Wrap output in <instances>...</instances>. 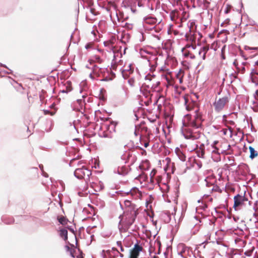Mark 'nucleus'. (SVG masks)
<instances>
[{
	"mask_svg": "<svg viewBox=\"0 0 258 258\" xmlns=\"http://www.w3.org/2000/svg\"><path fill=\"white\" fill-rule=\"evenodd\" d=\"M186 122L182 120V126L192 127L195 129L203 128V122L205 119L203 118V114L199 111V109L195 111V114L192 116L187 114L184 116Z\"/></svg>",
	"mask_w": 258,
	"mask_h": 258,
	"instance_id": "1",
	"label": "nucleus"
},
{
	"mask_svg": "<svg viewBox=\"0 0 258 258\" xmlns=\"http://www.w3.org/2000/svg\"><path fill=\"white\" fill-rule=\"evenodd\" d=\"M123 214H124L125 217L123 221L124 223V232H126L135 222L139 214L138 208L125 209L123 212Z\"/></svg>",
	"mask_w": 258,
	"mask_h": 258,
	"instance_id": "2",
	"label": "nucleus"
},
{
	"mask_svg": "<svg viewBox=\"0 0 258 258\" xmlns=\"http://www.w3.org/2000/svg\"><path fill=\"white\" fill-rule=\"evenodd\" d=\"M181 133L184 138L187 140H196L204 135L201 132L198 131L194 132L191 128H185L184 131L183 127L181 128Z\"/></svg>",
	"mask_w": 258,
	"mask_h": 258,
	"instance_id": "3",
	"label": "nucleus"
},
{
	"mask_svg": "<svg viewBox=\"0 0 258 258\" xmlns=\"http://www.w3.org/2000/svg\"><path fill=\"white\" fill-rule=\"evenodd\" d=\"M228 102L229 98L228 96H224L219 98L217 101H215L213 103L215 111L217 112H220Z\"/></svg>",
	"mask_w": 258,
	"mask_h": 258,
	"instance_id": "4",
	"label": "nucleus"
},
{
	"mask_svg": "<svg viewBox=\"0 0 258 258\" xmlns=\"http://www.w3.org/2000/svg\"><path fill=\"white\" fill-rule=\"evenodd\" d=\"M250 78L252 83L258 86V60L254 62L253 67L251 69Z\"/></svg>",
	"mask_w": 258,
	"mask_h": 258,
	"instance_id": "5",
	"label": "nucleus"
},
{
	"mask_svg": "<svg viewBox=\"0 0 258 258\" xmlns=\"http://www.w3.org/2000/svg\"><path fill=\"white\" fill-rule=\"evenodd\" d=\"M85 170L87 171V176L88 177V179H89L90 176L92 174L91 171L88 170L84 167H83L81 168L76 169L74 171V175L77 178L81 179L84 178L85 176L86 175Z\"/></svg>",
	"mask_w": 258,
	"mask_h": 258,
	"instance_id": "6",
	"label": "nucleus"
},
{
	"mask_svg": "<svg viewBox=\"0 0 258 258\" xmlns=\"http://www.w3.org/2000/svg\"><path fill=\"white\" fill-rule=\"evenodd\" d=\"M140 241L137 240L136 243L134 244L133 249L131 251V257L138 258L140 252L143 251V248L142 245L139 244Z\"/></svg>",
	"mask_w": 258,
	"mask_h": 258,
	"instance_id": "7",
	"label": "nucleus"
},
{
	"mask_svg": "<svg viewBox=\"0 0 258 258\" xmlns=\"http://www.w3.org/2000/svg\"><path fill=\"white\" fill-rule=\"evenodd\" d=\"M233 200V208L235 211H237V207L243 205L242 196L239 194H237L234 197Z\"/></svg>",
	"mask_w": 258,
	"mask_h": 258,
	"instance_id": "8",
	"label": "nucleus"
},
{
	"mask_svg": "<svg viewBox=\"0 0 258 258\" xmlns=\"http://www.w3.org/2000/svg\"><path fill=\"white\" fill-rule=\"evenodd\" d=\"M143 21L144 22V25L155 26V25L157 22V19L154 17L148 16L144 18Z\"/></svg>",
	"mask_w": 258,
	"mask_h": 258,
	"instance_id": "9",
	"label": "nucleus"
},
{
	"mask_svg": "<svg viewBox=\"0 0 258 258\" xmlns=\"http://www.w3.org/2000/svg\"><path fill=\"white\" fill-rule=\"evenodd\" d=\"M131 167L126 166H118L116 172L119 174L121 175H125L127 174L129 171V170H131Z\"/></svg>",
	"mask_w": 258,
	"mask_h": 258,
	"instance_id": "10",
	"label": "nucleus"
},
{
	"mask_svg": "<svg viewBox=\"0 0 258 258\" xmlns=\"http://www.w3.org/2000/svg\"><path fill=\"white\" fill-rule=\"evenodd\" d=\"M162 218L166 223H169L171 219V213L169 211L164 212L162 215Z\"/></svg>",
	"mask_w": 258,
	"mask_h": 258,
	"instance_id": "11",
	"label": "nucleus"
},
{
	"mask_svg": "<svg viewBox=\"0 0 258 258\" xmlns=\"http://www.w3.org/2000/svg\"><path fill=\"white\" fill-rule=\"evenodd\" d=\"M134 191L137 192L139 191V189L136 187H134L129 191H123L122 190H119L118 191H116V193H117L118 194H120L121 196H127L129 194H131L132 196H133Z\"/></svg>",
	"mask_w": 258,
	"mask_h": 258,
	"instance_id": "12",
	"label": "nucleus"
},
{
	"mask_svg": "<svg viewBox=\"0 0 258 258\" xmlns=\"http://www.w3.org/2000/svg\"><path fill=\"white\" fill-rule=\"evenodd\" d=\"M132 157V154L127 151L121 156V159L123 161L124 163L126 164L130 161V158Z\"/></svg>",
	"mask_w": 258,
	"mask_h": 258,
	"instance_id": "13",
	"label": "nucleus"
},
{
	"mask_svg": "<svg viewBox=\"0 0 258 258\" xmlns=\"http://www.w3.org/2000/svg\"><path fill=\"white\" fill-rule=\"evenodd\" d=\"M175 152L178 156L179 160L181 161H184L186 160V156L181 151V150L177 147L175 149Z\"/></svg>",
	"mask_w": 258,
	"mask_h": 258,
	"instance_id": "14",
	"label": "nucleus"
},
{
	"mask_svg": "<svg viewBox=\"0 0 258 258\" xmlns=\"http://www.w3.org/2000/svg\"><path fill=\"white\" fill-rule=\"evenodd\" d=\"M1 219L6 224H12L15 222V220L12 217L2 216Z\"/></svg>",
	"mask_w": 258,
	"mask_h": 258,
	"instance_id": "15",
	"label": "nucleus"
},
{
	"mask_svg": "<svg viewBox=\"0 0 258 258\" xmlns=\"http://www.w3.org/2000/svg\"><path fill=\"white\" fill-rule=\"evenodd\" d=\"M248 149L250 152L249 158L251 159L252 160L258 156L257 151H256L252 147L249 146Z\"/></svg>",
	"mask_w": 258,
	"mask_h": 258,
	"instance_id": "16",
	"label": "nucleus"
},
{
	"mask_svg": "<svg viewBox=\"0 0 258 258\" xmlns=\"http://www.w3.org/2000/svg\"><path fill=\"white\" fill-rule=\"evenodd\" d=\"M59 231H60V233H59L60 236L61 237L63 238V240L66 242H67V241H68V230L65 228H62V229H60Z\"/></svg>",
	"mask_w": 258,
	"mask_h": 258,
	"instance_id": "17",
	"label": "nucleus"
},
{
	"mask_svg": "<svg viewBox=\"0 0 258 258\" xmlns=\"http://www.w3.org/2000/svg\"><path fill=\"white\" fill-rule=\"evenodd\" d=\"M124 204L125 207V209H132L134 208H137V206L136 204L132 203L131 201L128 200H125L124 201Z\"/></svg>",
	"mask_w": 258,
	"mask_h": 258,
	"instance_id": "18",
	"label": "nucleus"
},
{
	"mask_svg": "<svg viewBox=\"0 0 258 258\" xmlns=\"http://www.w3.org/2000/svg\"><path fill=\"white\" fill-rule=\"evenodd\" d=\"M86 97H87V95H83L82 96V98H83V99H79L77 100V102L78 103L80 109H82L84 107V106H85V105L86 104L85 98H86Z\"/></svg>",
	"mask_w": 258,
	"mask_h": 258,
	"instance_id": "19",
	"label": "nucleus"
},
{
	"mask_svg": "<svg viewBox=\"0 0 258 258\" xmlns=\"http://www.w3.org/2000/svg\"><path fill=\"white\" fill-rule=\"evenodd\" d=\"M57 219L58 222L62 225H66L69 222L68 219L63 216H58Z\"/></svg>",
	"mask_w": 258,
	"mask_h": 258,
	"instance_id": "20",
	"label": "nucleus"
},
{
	"mask_svg": "<svg viewBox=\"0 0 258 258\" xmlns=\"http://www.w3.org/2000/svg\"><path fill=\"white\" fill-rule=\"evenodd\" d=\"M117 124L118 122L117 121L111 120L110 124L108 126V129L111 128V131L115 132V127Z\"/></svg>",
	"mask_w": 258,
	"mask_h": 258,
	"instance_id": "21",
	"label": "nucleus"
},
{
	"mask_svg": "<svg viewBox=\"0 0 258 258\" xmlns=\"http://www.w3.org/2000/svg\"><path fill=\"white\" fill-rule=\"evenodd\" d=\"M124 148H127L128 151H131L132 149L135 148L134 142L132 141H130L128 143L124 146Z\"/></svg>",
	"mask_w": 258,
	"mask_h": 258,
	"instance_id": "22",
	"label": "nucleus"
},
{
	"mask_svg": "<svg viewBox=\"0 0 258 258\" xmlns=\"http://www.w3.org/2000/svg\"><path fill=\"white\" fill-rule=\"evenodd\" d=\"M120 70L121 71V74H122V77L124 79H126L128 77V76H129V74H128L127 73L131 71V69H124V70H122L121 69Z\"/></svg>",
	"mask_w": 258,
	"mask_h": 258,
	"instance_id": "23",
	"label": "nucleus"
},
{
	"mask_svg": "<svg viewBox=\"0 0 258 258\" xmlns=\"http://www.w3.org/2000/svg\"><path fill=\"white\" fill-rule=\"evenodd\" d=\"M63 87H64V88L67 90L70 89V92L73 90V88H72V82L70 81H67L66 82V84H64L63 85Z\"/></svg>",
	"mask_w": 258,
	"mask_h": 258,
	"instance_id": "24",
	"label": "nucleus"
},
{
	"mask_svg": "<svg viewBox=\"0 0 258 258\" xmlns=\"http://www.w3.org/2000/svg\"><path fill=\"white\" fill-rule=\"evenodd\" d=\"M65 248L67 250V251H69L70 253V255L72 257L75 258V254L74 252H75V250L71 247H70L68 245H66L65 246Z\"/></svg>",
	"mask_w": 258,
	"mask_h": 258,
	"instance_id": "25",
	"label": "nucleus"
},
{
	"mask_svg": "<svg viewBox=\"0 0 258 258\" xmlns=\"http://www.w3.org/2000/svg\"><path fill=\"white\" fill-rule=\"evenodd\" d=\"M123 216H124V214H123V213H122V214H120L118 217V218L120 219L119 223H118V228H119V230L120 231H122V230H124V227L123 228L122 227H119V225L121 224L122 221H123Z\"/></svg>",
	"mask_w": 258,
	"mask_h": 258,
	"instance_id": "26",
	"label": "nucleus"
},
{
	"mask_svg": "<svg viewBox=\"0 0 258 258\" xmlns=\"http://www.w3.org/2000/svg\"><path fill=\"white\" fill-rule=\"evenodd\" d=\"M197 156L199 158H204L205 155V151L197 149Z\"/></svg>",
	"mask_w": 258,
	"mask_h": 258,
	"instance_id": "27",
	"label": "nucleus"
},
{
	"mask_svg": "<svg viewBox=\"0 0 258 258\" xmlns=\"http://www.w3.org/2000/svg\"><path fill=\"white\" fill-rule=\"evenodd\" d=\"M75 239H76V246H75L73 244L70 243L68 241H67V242L71 246V248H77L78 249V250L80 252V253L82 254L83 252L80 250V249L78 247L77 239L76 236H75Z\"/></svg>",
	"mask_w": 258,
	"mask_h": 258,
	"instance_id": "28",
	"label": "nucleus"
},
{
	"mask_svg": "<svg viewBox=\"0 0 258 258\" xmlns=\"http://www.w3.org/2000/svg\"><path fill=\"white\" fill-rule=\"evenodd\" d=\"M183 97L184 100V105L185 106L186 109L188 111L190 110L192 108L187 105L188 98L186 97V96H184Z\"/></svg>",
	"mask_w": 258,
	"mask_h": 258,
	"instance_id": "29",
	"label": "nucleus"
},
{
	"mask_svg": "<svg viewBox=\"0 0 258 258\" xmlns=\"http://www.w3.org/2000/svg\"><path fill=\"white\" fill-rule=\"evenodd\" d=\"M160 85V82L158 81L155 84H153L151 87L153 92L156 91V88Z\"/></svg>",
	"mask_w": 258,
	"mask_h": 258,
	"instance_id": "30",
	"label": "nucleus"
},
{
	"mask_svg": "<svg viewBox=\"0 0 258 258\" xmlns=\"http://www.w3.org/2000/svg\"><path fill=\"white\" fill-rule=\"evenodd\" d=\"M93 58L94 59L95 62L97 61V62L100 63L102 62V60L100 56L97 55H95L93 56Z\"/></svg>",
	"mask_w": 258,
	"mask_h": 258,
	"instance_id": "31",
	"label": "nucleus"
},
{
	"mask_svg": "<svg viewBox=\"0 0 258 258\" xmlns=\"http://www.w3.org/2000/svg\"><path fill=\"white\" fill-rule=\"evenodd\" d=\"M228 161L230 162V165L231 166H233L235 165V160L233 157H229L228 158Z\"/></svg>",
	"mask_w": 258,
	"mask_h": 258,
	"instance_id": "32",
	"label": "nucleus"
},
{
	"mask_svg": "<svg viewBox=\"0 0 258 258\" xmlns=\"http://www.w3.org/2000/svg\"><path fill=\"white\" fill-rule=\"evenodd\" d=\"M156 173L155 169H153L150 174V182H153V177L155 176Z\"/></svg>",
	"mask_w": 258,
	"mask_h": 258,
	"instance_id": "33",
	"label": "nucleus"
},
{
	"mask_svg": "<svg viewBox=\"0 0 258 258\" xmlns=\"http://www.w3.org/2000/svg\"><path fill=\"white\" fill-rule=\"evenodd\" d=\"M244 49L246 51L252 50H257V48L255 47H249L247 45H245L244 47Z\"/></svg>",
	"mask_w": 258,
	"mask_h": 258,
	"instance_id": "34",
	"label": "nucleus"
},
{
	"mask_svg": "<svg viewBox=\"0 0 258 258\" xmlns=\"http://www.w3.org/2000/svg\"><path fill=\"white\" fill-rule=\"evenodd\" d=\"M144 28H145V30H147L148 31H151L153 29H154V28H156V26H151L150 27L148 26V25H144Z\"/></svg>",
	"mask_w": 258,
	"mask_h": 258,
	"instance_id": "35",
	"label": "nucleus"
},
{
	"mask_svg": "<svg viewBox=\"0 0 258 258\" xmlns=\"http://www.w3.org/2000/svg\"><path fill=\"white\" fill-rule=\"evenodd\" d=\"M201 48L202 51L204 52V53H205L206 54L207 53V52L209 50V47L208 45L203 46Z\"/></svg>",
	"mask_w": 258,
	"mask_h": 258,
	"instance_id": "36",
	"label": "nucleus"
},
{
	"mask_svg": "<svg viewBox=\"0 0 258 258\" xmlns=\"http://www.w3.org/2000/svg\"><path fill=\"white\" fill-rule=\"evenodd\" d=\"M184 50V48H182L181 49V51L183 53V55L185 57H188L191 53L189 51H186L185 52H183Z\"/></svg>",
	"mask_w": 258,
	"mask_h": 258,
	"instance_id": "37",
	"label": "nucleus"
},
{
	"mask_svg": "<svg viewBox=\"0 0 258 258\" xmlns=\"http://www.w3.org/2000/svg\"><path fill=\"white\" fill-rule=\"evenodd\" d=\"M99 136L101 138H107L110 137L109 135L105 132H103L102 133H100Z\"/></svg>",
	"mask_w": 258,
	"mask_h": 258,
	"instance_id": "38",
	"label": "nucleus"
},
{
	"mask_svg": "<svg viewBox=\"0 0 258 258\" xmlns=\"http://www.w3.org/2000/svg\"><path fill=\"white\" fill-rule=\"evenodd\" d=\"M185 247H184V245H183L182 250H181V251L178 252V254L180 255L182 257V258H187L186 257L182 255L183 253H184L185 252Z\"/></svg>",
	"mask_w": 258,
	"mask_h": 258,
	"instance_id": "39",
	"label": "nucleus"
},
{
	"mask_svg": "<svg viewBox=\"0 0 258 258\" xmlns=\"http://www.w3.org/2000/svg\"><path fill=\"white\" fill-rule=\"evenodd\" d=\"M67 228L72 233H73L75 235V236L76 235V231H75L74 228L71 226H67Z\"/></svg>",
	"mask_w": 258,
	"mask_h": 258,
	"instance_id": "40",
	"label": "nucleus"
},
{
	"mask_svg": "<svg viewBox=\"0 0 258 258\" xmlns=\"http://www.w3.org/2000/svg\"><path fill=\"white\" fill-rule=\"evenodd\" d=\"M128 83L129 84V85L131 86H132V87L134 86V83H135V79L133 78H130L128 80Z\"/></svg>",
	"mask_w": 258,
	"mask_h": 258,
	"instance_id": "41",
	"label": "nucleus"
},
{
	"mask_svg": "<svg viewBox=\"0 0 258 258\" xmlns=\"http://www.w3.org/2000/svg\"><path fill=\"white\" fill-rule=\"evenodd\" d=\"M239 52H240V55L243 57V58L244 59V60H247V57L244 55V52L243 51V50H241V48L240 47V46L239 47Z\"/></svg>",
	"mask_w": 258,
	"mask_h": 258,
	"instance_id": "42",
	"label": "nucleus"
},
{
	"mask_svg": "<svg viewBox=\"0 0 258 258\" xmlns=\"http://www.w3.org/2000/svg\"><path fill=\"white\" fill-rule=\"evenodd\" d=\"M0 65L2 67H4L7 68L8 70H9V72H6V73H7L8 74H13V71H12L9 68H8L6 64H3V63H1Z\"/></svg>",
	"mask_w": 258,
	"mask_h": 258,
	"instance_id": "43",
	"label": "nucleus"
},
{
	"mask_svg": "<svg viewBox=\"0 0 258 258\" xmlns=\"http://www.w3.org/2000/svg\"><path fill=\"white\" fill-rule=\"evenodd\" d=\"M159 237L157 238V239L155 241V243L157 244L158 248L159 250L161 248V241L158 239Z\"/></svg>",
	"mask_w": 258,
	"mask_h": 258,
	"instance_id": "44",
	"label": "nucleus"
},
{
	"mask_svg": "<svg viewBox=\"0 0 258 258\" xmlns=\"http://www.w3.org/2000/svg\"><path fill=\"white\" fill-rule=\"evenodd\" d=\"M132 159H131V163H130V164L128 165V167H130L131 166L133 165L135 162H136V159H137V157L136 156H134V157H132Z\"/></svg>",
	"mask_w": 258,
	"mask_h": 258,
	"instance_id": "45",
	"label": "nucleus"
},
{
	"mask_svg": "<svg viewBox=\"0 0 258 258\" xmlns=\"http://www.w3.org/2000/svg\"><path fill=\"white\" fill-rule=\"evenodd\" d=\"M232 7L230 5H227V7L225 8L224 10L225 14H228L230 11V9Z\"/></svg>",
	"mask_w": 258,
	"mask_h": 258,
	"instance_id": "46",
	"label": "nucleus"
},
{
	"mask_svg": "<svg viewBox=\"0 0 258 258\" xmlns=\"http://www.w3.org/2000/svg\"><path fill=\"white\" fill-rule=\"evenodd\" d=\"M112 78H111L110 77H109L108 76H106V77H104L103 79L101 80V81H105V82L112 81Z\"/></svg>",
	"mask_w": 258,
	"mask_h": 258,
	"instance_id": "47",
	"label": "nucleus"
},
{
	"mask_svg": "<svg viewBox=\"0 0 258 258\" xmlns=\"http://www.w3.org/2000/svg\"><path fill=\"white\" fill-rule=\"evenodd\" d=\"M140 91L141 93L145 96V98L148 97V93H150V91H147V93H145V92L142 90L141 88H140Z\"/></svg>",
	"mask_w": 258,
	"mask_h": 258,
	"instance_id": "48",
	"label": "nucleus"
},
{
	"mask_svg": "<svg viewBox=\"0 0 258 258\" xmlns=\"http://www.w3.org/2000/svg\"><path fill=\"white\" fill-rule=\"evenodd\" d=\"M233 65L236 68L237 70H239L238 63L237 59H235L233 62Z\"/></svg>",
	"mask_w": 258,
	"mask_h": 258,
	"instance_id": "49",
	"label": "nucleus"
},
{
	"mask_svg": "<svg viewBox=\"0 0 258 258\" xmlns=\"http://www.w3.org/2000/svg\"><path fill=\"white\" fill-rule=\"evenodd\" d=\"M230 77L231 79V83H232L233 81V80H232V78L233 79H235L237 78V75H234L233 74H231L230 75Z\"/></svg>",
	"mask_w": 258,
	"mask_h": 258,
	"instance_id": "50",
	"label": "nucleus"
},
{
	"mask_svg": "<svg viewBox=\"0 0 258 258\" xmlns=\"http://www.w3.org/2000/svg\"><path fill=\"white\" fill-rule=\"evenodd\" d=\"M185 48H191L192 49H196V46L193 45L192 44H186L185 45Z\"/></svg>",
	"mask_w": 258,
	"mask_h": 258,
	"instance_id": "51",
	"label": "nucleus"
},
{
	"mask_svg": "<svg viewBox=\"0 0 258 258\" xmlns=\"http://www.w3.org/2000/svg\"><path fill=\"white\" fill-rule=\"evenodd\" d=\"M99 99L101 101H104L106 100V98L104 94H99Z\"/></svg>",
	"mask_w": 258,
	"mask_h": 258,
	"instance_id": "52",
	"label": "nucleus"
},
{
	"mask_svg": "<svg viewBox=\"0 0 258 258\" xmlns=\"http://www.w3.org/2000/svg\"><path fill=\"white\" fill-rule=\"evenodd\" d=\"M44 114L47 115V114H50L51 115H52L53 114V113H52L50 110H44Z\"/></svg>",
	"mask_w": 258,
	"mask_h": 258,
	"instance_id": "53",
	"label": "nucleus"
},
{
	"mask_svg": "<svg viewBox=\"0 0 258 258\" xmlns=\"http://www.w3.org/2000/svg\"><path fill=\"white\" fill-rule=\"evenodd\" d=\"M70 92V89L67 90L65 88H63L62 90H60L59 91V92L63 93H68Z\"/></svg>",
	"mask_w": 258,
	"mask_h": 258,
	"instance_id": "54",
	"label": "nucleus"
},
{
	"mask_svg": "<svg viewBox=\"0 0 258 258\" xmlns=\"http://www.w3.org/2000/svg\"><path fill=\"white\" fill-rule=\"evenodd\" d=\"M198 149H200L201 150L205 151V145L203 143H202L200 144V147Z\"/></svg>",
	"mask_w": 258,
	"mask_h": 258,
	"instance_id": "55",
	"label": "nucleus"
},
{
	"mask_svg": "<svg viewBox=\"0 0 258 258\" xmlns=\"http://www.w3.org/2000/svg\"><path fill=\"white\" fill-rule=\"evenodd\" d=\"M223 33H226V34H229V31L226 29L222 30L219 33L218 35H220Z\"/></svg>",
	"mask_w": 258,
	"mask_h": 258,
	"instance_id": "56",
	"label": "nucleus"
},
{
	"mask_svg": "<svg viewBox=\"0 0 258 258\" xmlns=\"http://www.w3.org/2000/svg\"><path fill=\"white\" fill-rule=\"evenodd\" d=\"M171 170H172V173H174V172L175 170V164L174 163H172V164Z\"/></svg>",
	"mask_w": 258,
	"mask_h": 258,
	"instance_id": "57",
	"label": "nucleus"
},
{
	"mask_svg": "<svg viewBox=\"0 0 258 258\" xmlns=\"http://www.w3.org/2000/svg\"><path fill=\"white\" fill-rule=\"evenodd\" d=\"M245 193H246V191L244 192V195L243 196H242V201H243V202L244 203L245 201H248V199L245 197Z\"/></svg>",
	"mask_w": 258,
	"mask_h": 258,
	"instance_id": "58",
	"label": "nucleus"
},
{
	"mask_svg": "<svg viewBox=\"0 0 258 258\" xmlns=\"http://www.w3.org/2000/svg\"><path fill=\"white\" fill-rule=\"evenodd\" d=\"M142 51H143V52H144V53H145L146 54H150V53L148 51H147V50H141V55H142V57H143V58H144V56H143V53H142Z\"/></svg>",
	"mask_w": 258,
	"mask_h": 258,
	"instance_id": "59",
	"label": "nucleus"
},
{
	"mask_svg": "<svg viewBox=\"0 0 258 258\" xmlns=\"http://www.w3.org/2000/svg\"><path fill=\"white\" fill-rule=\"evenodd\" d=\"M141 151H142V152H141V154H142V155H146V154H147V152H146V150H145L144 149H143H143L141 150Z\"/></svg>",
	"mask_w": 258,
	"mask_h": 258,
	"instance_id": "60",
	"label": "nucleus"
},
{
	"mask_svg": "<svg viewBox=\"0 0 258 258\" xmlns=\"http://www.w3.org/2000/svg\"><path fill=\"white\" fill-rule=\"evenodd\" d=\"M106 91L104 88H101L100 90V94L103 95L104 93H105Z\"/></svg>",
	"mask_w": 258,
	"mask_h": 258,
	"instance_id": "61",
	"label": "nucleus"
},
{
	"mask_svg": "<svg viewBox=\"0 0 258 258\" xmlns=\"http://www.w3.org/2000/svg\"><path fill=\"white\" fill-rule=\"evenodd\" d=\"M116 244H117V245L118 247H120L121 246H122V242H121V241H117L116 242Z\"/></svg>",
	"mask_w": 258,
	"mask_h": 258,
	"instance_id": "62",
	"label": "nucleus"
},
{
	"mask_svg": "<svg viewBox=\"0 0 258 258\" xmlns=\"http://www.w3.org/2000/svg\"><path fill=\"white\" fill-rule=\"evenodd\" d=\"M257 95H258V89L255 91L254 94H253V97L255 98V99H257Z\"/></svg>",
	"mask_w": 258,
	"mask_h": 258,
	"instance_id": "63",
	"label": "nucleus"
},
{
	"mask_svg": "<svg viewBox=\"0 0 258 258\" xmlns=\"http://www.w3.org/2000/svg\"><path fill=\"white\" fill-rule=\"evenodd\" d=\"M233 219L235 222H237L238 220L239 219V218L237 216H233Z\"/></svg>",
	"mask_w": 258,
	"mask_h": 258,
	"instance_id": "64",
	"label": "nucleus"
}]
</instances>
